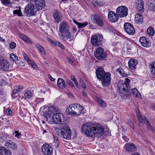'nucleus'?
I'll list each match as a JSON object with an SVG mask.
<instances>
[{
  "label": "nucleus",
  "mask_w": 155,
  "mask_h": 155,
  "mask_svg": "<svg viewBox=\"0 0 155 155\" xmlns=\"http://www.w3.org/2000/svg\"><path fill=\"white\" fill-rule=\"evenodd\" d=\"M81 129L87 137L93 138L101 136L104 133V128L99 124L86 123L82 126Z\"/></svg>",
  "instance_id": "1"
},
{
  "label": "nucleus",
  "mask_w": 155,
  "mask_h": 155,
  "mask_svg": "<svg viewBox=\"0 0 155 155\" xmlns=\"http://www.w3.org/2000/svg\"><path fill=\"white\" fill-rule=\"evenodd\" d=\"M130 80L126 78L124 81H121L119 83L117 86L119 91L122 93L126 95H129L132 94L135 97L139 99L141 98L140 93L136 88H133L131 90L130 89L129 84Z\"/></svg>",
  "instance_id": "2"
},
{
  "label": "nucleus",
  "mask_w": 155,
  "mask_h": 155,
  "mask_svg": "<svg viewBox=\"0 0 155 155\" xmlns=\"http://www.w3.org/2000/svg\"><path fill=\"white\" fill-rule=\"evenodd\" d=\"M84 107L78 104L70 105L66 109V111L69 114L79 116L84 110Z\"/></svg>",
  "instance_id": "3"
},
{
  "label": "nucleus",
  "mask_w": 155,
  "mask_h": 155,
  "mask_svg": "<svg viewBox=\"0 0 155 155\" xmlns=\"http://www.w3.org/2000/svg\"><path fill=\"white\" fill-rule=\"evenodd\" d=\"M52 119L53 122L56 124H65L68 122V120L65 118L64 115L60 113L54 114L53 116Z\"/></svg>",
  "instance_id": "4"
},
{
  "label": "nucleus",
  "mask_w": 155,
  "mask_h": 155,
  "mask_svg": "<svg viewBox=\"0 0 155 155\" xmlns=\"http://www.w3.org/2000/svg\"><path fill=\"white\" fill-rule=\"evenodd\" d=\"M37 11L34 4L30 3L28 4L26 6L24 12L25 15L31 16L34 15Z\"/></svg>",
  "instance_id": "5"
},
{
  "label": "nucleus",
  "mask_w": 155,
  "mask_h": 155,
  "mask_svg": "<svg viewBox=\"0 0 155 155\" xmlns=\"http://www.w3.org/2000/svg\"><path fill=\"white\" fill-rule=\"evenodd\" d=\"M60 134L63 138L69 139L71 137V130L68 127L65 126L61 129Z\"/></svg>",
  "instance_id": "6"
},
{
  "label": "nucleus",
  "mask_w": 155,
  "mask_h": 155,
  "mask_svg": "<svg viewBox=\"0 0 155 155\" xmlns=\"http://www.w3.org/2000/svg\"><path fill=\"white\" fill-rule=\"evenodd\" d=\"M103 37L100 35H94L91 39V42L94 46L101 45L103 41Z\"/></svg>",
  "instance_id": "7"
},
{
  "label": "nucleus",
  "mask_w": 155,
  "mask_h": 155,
  "mask_svg": "<svg viewBox=\"0 0 155 155\" xmlns=\"http://www.w3.org/2000/svg\"><path fill=\"white\" fill-rule=\"evenodd\" d=\"M116 13L117 15L120 17L126 16L128 15V9L125 6H120L117 8Z\"/></svg>",
  "instance_id": "8"
},
{
  "label": "nucleus",
  "mask_w": 155,
  "mask_h": 155,
  "mask_svg": "<svg viewBox=\"0 0 155 155\" xmlns=\"http://www.w3.org/2000/svg\"><path fill=\"white\" fill-rule=\"evenodd\" d=\"M111 74L109 72H106L103 76V77L100 81H101L102 85L104 87L108 86L110 83Z\"/></svg>",
  "instance_id": "9"
},
{
  "label": "nucleus",
  "mask_w": 155,
  "mask_h": 155,
  "mask_svg": "<svg viewBox=\"0 0 155 155\" xmlns=\"http://www.w3.org/2000/svg\"><path fill=\"white\" fill-rule=\"evenodd\" d=\"M94 56L98 60H101L104 59L106 57L107 54L102 48L99 47L96 50Z\"/></svg>",
  "instance_id": "10"
},
{
  "label": "nucleus",
  "mask_w": 155,
  "mask_h": 155,
  "mask_svg": "<svg viewBox=\"0 0 155 155\" xmlns=\"http://www.w3.org/2000/svg\"><path fill=\"white\" fill-rule=\"evenodd\" d=\"M91 19L93 23L98 26H102L104 25V23L102 19L97 15L92 14L91 16Z\"/></svg>",
  "instance_id": "11"
},
{
  "label": "nucleus",
  "mask_w": 155,
  "mask_h": 155,
  "mask_svg": "<svg viewBox=\"0 0 155 155\" xmlns=\"http://www.w3.org/2000/svg\"><path fill=\"white\" fill-rule=\"evenodd\" d=\"M28 2H34L37 10H41L45 6L44 0H26Z\"/></svg>",
  "instance_id": "12"
},
{
  "label": "nucleus",
  "mask_w": 155,
  "mask_h": 155,
  "mask_svg": "<svg viewBox=\"0 0 155 155\" xmlns=\"http://www.w3.org/2000/svg\"><path fill=\"white\" fill-rule=\"evenodd\" d=\"M124 28L127 33L129 35H133L135 33V30L133 25L130 23L126 22L124 25Z\"/></svg>",
  "instance_id": "13"
},
{
  "label": "nucleus",
  "mask_w": 155,
  "mask_h": 155,
  "mask_svg": "<svg viewBox=\"0 0 155 155\" xmlns=\"http://www.w3.org/2000/svg\"><path fill=\"white\" fill-rule=\"evenodd\" d=\"M42 152L45 155H52L53 153V148L49 144H45L41 148Z\"/></svg>",
  "instance_id": "14"
},
{
  "label": "nucleus",
  "mask_w": 155,
  "mask_h": 155,
  "mask_svg": "<svg viewBox=\"0 0 155 155\" xmlns=\"http://www.w3.org/2000/svg\"><path fill=\"white\" fill-rule=\"evenodd\" d=\"M53 17L54 20V22L56 23H58L60 22L62 18L61 13L58 10H55L53 13Z\"/></svg>",
  "instance_id": "15"
},
{
  "label": "nucleus",
  "mask_w": 155,
  "mask_h": 155,
  "mask_svg": "<svg viewBox=\"0 0 155 155\" xmlns=\"http://www.w3.org/2000/svg\"><path fill=\"white\" fill-rule=\"evenodd\" d=\"M9 67L8 61L5 60H2L0 61V70L7 71Z\"/></svg>",
  "instance_id": "16"
},
{
  "label": "nucleus",
  "mask_w": 155,
  "mask_h": 155,
  "mask_svg": "<svg viewBox=\"0 0 155 155\" xmlns=\"http://www.w3.org/2000/svg\"><path fill=\"white\" fill-rule=\"evenodd\" d=\"M118 16L114 12L112 11L109 12L108 17L110 21L114 22L117 21L118 20Z\"/></svg>",
  "instance_id": "17"
},
{
  "label": "nucleus",
  "mask_w": 155,
  "mask_h": 155,
  "mask_svg": "<svg viewBox=\"0 0 155 155\" xmlns=\"http://www.w3.org/2000/svg\"><path fill=\"white\" fill-rule=\"evenodd\" d=\"M124 148L128 152L131 153L137 150V147L133 143H126Z\"/></svg>",
  "instance_id": "18"
},
{
  "label": "nucleus",
  "mask_w": 155,
  "mask_h": 155,
  "mask_svg": "<svg viewBox=\"0 0 155 155\" xmlns=\"http://www.w3.org/2000/svg\"><path fill=\"white\" fill-rule=\"evenodd\" d=\"M137 119L139 122L140 123H142L143 122L144 123L147 125V127L148 129H149L151 131H153V129L150 125L149 122L144 116L140 115L137 117Z\"/></svg>",
  "instance_id": "19"
},
{
  "label": "nucleus",
  "mask_w": 155,
  "mask_h": 155,
  "mask_svg": "<svg viewBox=\"0 0 155 155\" xmlns=\"http://www.w3.org/2000/svg\"><path fill=\"white\" fill-rule=\"evenodd\" d=\"M144 2L142 0H137L135 6L137 10L140 13H143L144 11Z\"/></svg>",
  "instance_id": "20"
},
{
  "label": "nucleus",
  "mask_w": 155,
  "mask_h": 155,
  "mask_svg": "<svg viewBox=\"0 0 155 155\" xmlns=\"http://www.w3.org/2000/svg\"><path fill=\"white\" fill-rule=\"evenodd\" d=\"M95 73L97 79L100 81L103 78V76L106 73L104 69L101 67L97 68L96 70Z\"/></svg>",
  "instance_id": "21"
},
{
  "label": "nucleus",
  "mask_w": 155,
  "mask_h": 155,
  "mask_svg": "<svg viewBox=\"0 0 155 155\" xmlns=\"http://www.w3.org/2000/svg\"><path fill=\"white\" fill-rule=\"evenodd\" d=\"M139 42L141 45L144 47H149L150 46V42L145 37H142L140 38Z\"/></svg>",
  "instance_id": "22"
},
{
  "label": "nucleus",
  "mask_w": 155,
  "mask_h": 155,
  "mask_svg": "<svg viewBox=\"0 0 155 155\" xmlns=\"http://www.w3.org/2000/svg\"><path fill=\"white\" fill-rule=\"evenodd\" d=\"M5 146L11 150H16L17 148V144L11 140L7 141L5 143Z\"/></svg>",
  "instance_id": "23"
},
{
  "label": "nucleus",
  "mask_w": 155,
  "mask_h": 155,
  "mask_svg": "<svg viewBox=\"0 0 155 155\" xmlns=\"http://www.w3.org/2000/svg\"><path fill=\"white\" fill-rule=\"evenodd\" d=\"M68 24L65 21H62L60 24L59 30L61 33L69 30Z\"/></svg>",
  "instance_id": "24"
},
{
  "label": "nucleus",
  "mask_w": 155,
  "mask_h": 155,
  "mask_svg": "<svg viewBox=\"0 0 155 155\" xmlns=\"http://www.w3.org/2000/svg\"><path fill=\"white\" fill-rule=\"evenodd\" d=\"M137 63V61L136 60L134 59L130 60L128 63L129 68L131 70H134L136 68Z\"/></svg>",
  "instance_id": "25"
},
{
  "label": "nucleus",
  "mask_w": 155,
  "mask_h": 155,
  "mask_svg": "<svg viewBox=\"0 0 155 155\" xmlns=\"http://www.w3.org/2000/svg\"><path fill=\"white\" fill-rule=\"evenodd\" d=\"M62 38L64 40L71 39V34L69 30L61 33Z\"/></svg>",
  "instance_id": "26"
},
{
  "label": "nucleus",
  "mask_w": 155,
  "mask_h": 155,
  "mask_svg": "<svg viewBox=\"0 0 155 155\" xmlns=\"http://www.w3.org/2000/svg\"><path fill=\"white\" fill-rule=\"evenodd\" d=\"M23 90V87L22 86L19 85L15 86L14 87V89L12 91V96H13V95H15L17 93H19Z\"/></svg>",
  "instance_id": "27"
},
{
  "label": "nucleus",
  "mask_w": 155,
  "mask_h": 155,
  "mask_svg": "<svg viewBox=\"0 0 155 155\" xmlns=\"http://www.w3.org/2000/svg\"><path fill=\"white\" fill-rule=\"evenodd\" d=\"M57 84L58 87L61 89H64L65 87L66 84L64 80L61 78H58L57 81Z\"/></svg>",
  "instance_id": "28"
},
{
  "label": "nucleus",
  "mask_w": 155,
  "mask_h": 155,
  "mask_svg": "<svg viewBox=\"0 0 155 155\" xmlns=\"http://www.w3.org/2000/svg\"><path fill=\"white\" fill-rule=\"evenodd\" d=\"M34 94L32 90H27L25 93L24 96L25 98L30 99L33 97Z\"/></svg>",
  "instance_id": "29"
},
{
  "label": "nucleus",
  "mask_w": 155,
  "mask_h": 155,
  "mask_svg": "<svg viewBox=\"0 0 155 155\" xmlns=\"http://www.w3.org/2000/svg\"><path fill=\"white\" fill-rule=\"evenodd\" d=\"M147 5L149 7L148 8L149 11L150 12L154 11L155 8V0H150L148 2Z\"/></svg>",
  "instance_id": "30"
},
{
  "label": "nucleus",
  "mask_w": 155,
  "mask_h": 155,
  "mask_svg": "<svg viewBox=\"0 0 155 155\" xmlns=\"http://www.w3.org/2000/svg\"><path fill=\"white\" fill-rule=\"evenodd\" d=\"M0 155H12V153L9 150H7L3 147H0Z\"/></svg>",
  "instance_id": "31"
},
{
  "label": "nucleus",
  "mask_w": 155,
  "mask_h": 155,
  "mask_svg": "<svg viewBox=\"0 0 155 155\" xmlns=\"http://www.w3.org/2000/svg\"><path fill=\"white\" fill-rule=\"evenodd\" d=\"M134 20L136 23L138 24H141L143 21L142 15L140 14L136 15Z\"/></svg>",
  "instance_id": "32"
},
{
  "label": "nucleus",
  "mask_w": 155,
  "mask_h": 155,
  "mask_svg": "<svg viewBox=\"0 0 155 155\" xmlns=\"http://www.w3.org/2000/svg\"><path fill=\"white\" fill-rule=\"evenodd\" d=\"M19 36L22 40L26 43L30 44L32 43V41L31 39L25 35L21 34L19 35Z\"/></svg>",
  "instance_id": "33"
},
{
  "label": "nucleus",
  "mask_w": 155,
  "mask_h": 155,
  "mask_svg": "<svg viewBox=\"0 0 155 155\" xmlns=\"http://www.w3.org/2000/svg\"><path fill=\"white\" fill-rule=\"evenodd\" d=\"M150 67L151 74L155 75V62H153L150 64Z\"/></svg>",
  "instance_id": "34"
},
{
  "label": "nucleus",
  "mask_w": 155,
  "mask_h": 155,
  "mask_svg": "<svg viewBox=\"0 0 155 155\" xmlns=\"http://www.w3.org/2000/svg\"><path fill=\"white\" fill-rule=\"evenodd\" d=\"M117 71L123 77H126L127 75V74L120 67L118 68L117 70Z\"/></svg>",
  "instance_id": "35"
},
{
  "label": "nucleus",
  "mask_w": 155,
  "mask_h": 155,
  "mask_svg": "<svg viewBox=\"0 0 155 155\" xmlns=\"http://www.w3.org/2000/svg\"><path fill=\"white\" fill-rule=\"evenodd\" d=\"M147 34L150 36H153L154 35L155 31L154 29L152 27H149L147 29Z\"/></svg>",
  "instance_id": "36"
},
{
  "label": "nucleus",
  "mask_w": 155,
  "mask_h": 155,
  "mask_svg": "<svg viewBox=\"0 0 155 155\" xmlns=\"http://www.w3.org/2000/svg\"><path fill=\"white\" fill-rule=\"evenodd\" d=\"M36 48H37L40 51V52L43 54H45V51L44 48L41 46L39 44H37L35 45Z\"/></svg>",
  "instance_id": "37"
},
{
  "label": "nucleus",
  "mask_w": 155,
  "mask_h": 155,
  "mask_svg": "<svg viewBox=\"0 0 155 155\" xmlns=\"http://www.w3.org/2000/svg\"><path fill=\"white\" fill-rule=\"evenodd\" d=\"M97 101L99 104H100L102 107H106L107 104L103 100L100 98H97Z\"/></svg>",
  "instance_id": "38"
},
{
  "label": "nucleus",
  "mask_w": 155,
  "mask_h": 155,
  "mask_svg": "<svg viewBox=\"0 0 155 155\" xmlns=\"http://www.w3.org/2000/svg\"><path fill=\"white\" fill-rule=\"evenodd\" d=\"M2 3L5 6H9L11 5V2L10 0H1Z\"/></svg>",
  "instance_id": "39"
},
{
  "label": "nucleus",
  "mask_w": 155,
  "mask_h": 155,
  "mask_svg": "<svg viewBox=\"0 0 155 155\" xmlns=\"http://www.w3.org/2000/svg\"><path fill=\"white\" fill-rule=\"evenodd\" d=\"M10 58L14 61L16 62L18 60V57L17 56L13 54H11L10 56Z\"/></svg>",
  "instance_id": "40"
},
{
  "label": "nucleus",
  "mask_w": 155,
  "mask_h": 155,
  "mask_svg": "<svg viewBox=\"0 0 155 155\" xmlns=\"http://www.w3.org/2000/svg\"><path fill=\"white\" fill-rule=\"evenodd\" d=\"M88 25L87 22L85 21L83 23H78V28H83L85 27L86 25Z\"/></svg>",
  "instance_id": "41"
},
{
  "label": "nucleus",
  "mask_w": 155,
  "mask_h": 155,
  "mask_svg": "<svg viewBox=\"0 0 155 155\" xmlns=\"http://www.w3.org/2000/svg\"><path fill=\"white\" fill-rule=\"evenodd\" d=\"M13 13L14 14H17V15L19 16H22V14L20 9L15 10L13 11Z\"/></svg>",
  "instance_id": "42"
},
{
  "label": "nucleus",
  "mask_w": 155,
  "mask_h": 155,
  "mask_svg": "<svg viewBox=\"0 0 155 155\" xmlns=\"http://www.w3.org/2000/svg\"><path fill=\"white\" fill-rule=\"evenodd\" d=\"M48 108L51 112H55L58 111V109L54 106L49 107Z\"/></svg>",
  "instance_id": "43"
},
{
  "label": "nucleus",
  "mask_w": 155,
  "mask_h": 155,
  "mask_svg": "<svg viewBox=\"0 0 155 155\" xmlns=\"http://www.w3.org/2000/svg\"><path fill=\"white\" fill-rule=\"evenodd\" d=\"M15 134V137L18 139H20L21 137V134L19 133V131H15L14 132Z\"/></svg>",
  "instance_id": "44"
},
{
  "label": "nucleus",
  "mask_w": 155,
  "mask_h": 155,
  "mask_svg": "<svg viewBox=\"0 0 155 155\" xmlns=\"http://www.w3.org/2000/svg\"><path fill=\"white\" fill-rule=\"evenodd\" d=\"M127 123L132 129H134V126L130 120H127Z\"/></svg>",
  "instance_id": "45"
},
{
  "label": "nucleus",
  "mask_w": 155,
  "mask_h": 155,
  "mask_svg": "<svg viewBox=\"0 0 155 155\" xmlns=\"http://www.w3.org/2000/svg\"><path fill=\"white\" fill-rule=\"evenodd\" d=\"M29 63L31 65L33 68H36V65L35 63H34L33 61H32L31 60H29Z\"/></svg>",
  "instance_id": "46"
},
{
  "label": "nucleus",
  "mask_w": 155,
  "mask_h": 155,
  "mask_svg": "<svg viewBox=\"0 0 155 155\" xmlns=\"http://www.w3.org/2000/svg\"><path fill=\"white\" fill-rule=\"evenodd\" d=\"M10 47L12 49H14L15 48L16 44L14 42H12L10 45Z\"/></svg>",
  "instance_id": "47"
},
{
  "label": "nucleus",
  "mask_w": 155,
  "mask_h": 155,
  "mask_svg": "<svg viewBox=\"0 0 155 155\" xmlns=\"http://www.w3.org/2000/svg\"><path fill=\"white\" fill-rule=\"evenodd\" d=\"M23 55L24 57V58L25 60H26L27 61L29 62V61L30 59L27 56L26 54L25 53H23Z\"/></svg>",
  "instance_id": "48"
},
{
  "label": "nucleus",
  "mask_w": 155,
  "mask_h": 155,
  "mask_svg": "<svg viewBox=\"0 0 155 155\" xmlns=\"http://www.w3.org/2000/svg\"><path fill=\"white\" fill-rule=\"evenodd\" d=\"M66 81L71 87H74V84L70 80H67Z\"/></svg>",
  "instance_id": "49"
},
{
  "label": "nucleus",
  "mask_w": 155,
  "mask_h": 155,
  "mask_svg": "<svg viewBox=\"0 0 155 155\" xmlns=\"http://www.w3.org/2000/svg\"><path fill=\"white\" fill-rule=\"evenodd\" d=\"M122 138L124 140L125 142H127L129 140V138L125 136H123Z\"/></svg>",
  "instance_id": "50"
},
{
  "label": "nucleus",
  "mask_w": 155,
  "mask_h": 155,
  "mask_svg": "<svg viewBox=\"0 0 155 155\" xmlns=\"http://www.w3.org/2000/svg\"><path fill=\"white\" fill-rule=\"evenodd\" d=\"M53 137L54 139L55 142H59L58 139V137L56 136L53 135Z\"/></svg>",
  "instance_id": "51"
},
{
  "label": "nucleus",
  "mask_w": 155,
  "mask_h": 155,
  "mask_svg": "<svg viewBox=\"0 0 155 155\" xmlns=\"http://www.w3.org/2000/svg\"><path fill=\"white\" fill-rule=\"evenodd\" d=\"M6 113L8 114H11L12 113V111L10 109H8L6 111Z\"/></svg>",
  "instance_id": "52"
},
{
  "label": "nucleus",
  "mask_w": 155,
  "mask_h": 155,
  "mask_svg": "<svg viewBox=\"0 0 155 155\" xmlns=\"http://www.w3.org/2000/svg\"><path fill=\"white\" fill-rule=\"evenodd\" d=\"M44 100V99L43 98H37L36 99V101L37 102H39L40 101H43Z\"/></svg>",
  "instance_id": "53"
},
{
  "label": "nucleus",
  "mask_w": 155,
  "mask_h": 155,
  "mask_svg": "<svg viewBox=\"0 0 155 155\" xmlns=\"http://www.w3.org/2000/svg\"><path fill=\"white\" fill-rule=\"evenodd\" d=\"M58 45L60 47L61 49H64V46L61 43L58 42V44L57 45Z\"/></svg>",
  "instance_id": "54"
},
{
  "label": "nucleus",
  "mask_w": 155,
  "mask_h": 155,
  "mask_svg": "<svg viewBox=\"0 0 155 155\" xmlns=\"http://www.w3.org/2000/svg\"><path fill=\"white\" fill-rule=\"evenodd\" d=\"M47 39L48 41H49L51 43L54 44V41L51 38L48 37L47 38Z\"/></svg>",
  "instance_id": "55"
},
{
  "label": "nucleus",
  "mask_w": 155,
  "mask_h": 155,
  "mask_svg": "<svg viewBox=\"0 0 155 155\" xmlns=\"http://www.w3.org/2000/svg\"><path fill=\"white\" fill-rule=\"evenodd\" d=\"M71 79L73 82L76 80V78L74 76H71Z\"/></svg>",
  "instance_id": "56"
},
{
  "label": "nucleus",
  "mask_w": 155,
  "mask_h": 155,
  "mask_svg": "<svg viewBox=\"0 0 155 155\" xmlns=\"http://www.w3.org/2000/svg\"><path fill=\"white\" fill-rule=\"evenodd\" d=\"M48 77L49 78V79L52 81H54V80H55V79H54V78H53L51 76L49 75L48 76Z\"/></svg>",
  "instance_id": "57"
},
{
  "label": "nucleus",
  "mask_w": 155,
  "mask_h": 155,
  "mask_svg": "<svg viewBox=\"0 0 155 155\" xmlns=\"http://www.w3.org/2000/svg\"><path fill=\"white\" fill-rule=\"evenodd\" d=\"M67 59L68 61L70 62L71 63H73V60L70 58H67Z\"/></svg>",
  "instance_id": "58"
},
{
  "label": "nucleus",
  "mask_w": 155,
  "mask_h": 155,
  "mask_svg": "<svg viewBox=\"0 0 155 155\" xmlns=\"http://www.w3.org/2000/svg\"><path fill=\"white\" fill-rule=\"evenodd\" d=\"M137 115V117H138L140 116L141 115L140 111L137 110V111H136Z\"/></svg>",
  "instance_id": "59"
},
{
  "label": "nucleus",
  "mask_w": 155,
  "mask_h": 155,
  "mask_svg": "<svg viewBox=\"0 0 155 155\" xmlns=\"http://www.w3.org/2000/svg\"><path fill=\"white\" fill-rule=\"evenodd\" d=\"M77 31V29H76L75 27H74L72 28V31L74 33L76 32Z\"/></svg>",
  "instance_id": "60"
},
{
  "label": "nucleus",
  "mask_w": 155,
  "mask_h": 155,
  "mask_svg": "<svg viewBox=\"0 0 155 155\" xmlns=\"http://www.w3.org/2000/svg\"><path fill=\"white\" fill-rule=\"evenodd\" d=\"M43 134H44L45 133H49L50 132V131L49 130H43Z\"/></svg>",
  "instance_id": "61"
},
{
  "label": "nucleus",
  "mask_w": 155,
  "mask_h": 155,
  "mask_svg": "<svg viewBox=\"0 0 155 155\" xmlns=\"http://www.w3.org/2000/svg\"><path fill=\"white\" fill-rule=\"evenodd\" d=\"M82 93L83 94V95L84 96H85V97H86L87 96V94H86V93L85 92H84L83 91H82Z\"/></svg>",
  "instance_id": "62"
},
{
  "label": "nucleus",
  "mask_w": 155,
  "mask_h": 155,
  "mask_svg": "<svg viewBox=\"0 0 155 155\" xmlns=\"http://www.w3.org/2000/svg\"><path fill=\"white\" fill-rule=\"evenodd\" d=\"M75 84L76 86H78V81H77V80L75 81L74 82H73Z\"/></svg>",
  "instance_id": "63"
},
{
  "label": "nucleus",
  "mask_w": 155,
  "mask_h": 155,
  "mask_svg": "<svg viewBox=\"0 0 155 155\" xmlns=\"http://www.w3.org/2000/svg\"><path fill=\"white\" fill-rule=\"evenodd\" d=\"M59 142H55V145L58 147L59 146Z\"/></svg>",
  "instance_id": "64"
}]
</instances>
